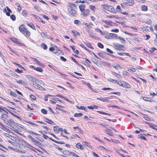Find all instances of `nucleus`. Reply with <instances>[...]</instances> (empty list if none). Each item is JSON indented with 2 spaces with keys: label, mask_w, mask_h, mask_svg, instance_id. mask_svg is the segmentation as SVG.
Here are the masks:
<instances>
[{
  "label": "nucleus",
  "mask_w": 157,
  "mask_h": 157,
  "mask_svg": "<svg viewBox=\"0 0 157 157\" xmlns=\"http://www.w3.org/2000/svg\"><path fill=\"white\" fill-rule=\"evenodd\" d=\"M19 31L26 37H29L31 36V32L25 27L23 24L19 26Z\"/></svg>",
  "instance_id": "obj_1"
},
{
  "label": "nucleus",
  "mask_w": 157,
  "mask_h": 157,
  "mask_svg": "<svg viewBox=\"0 0 157 157\" xmlns=\"http://www.w3.org/2000/svg\"><path fill=\"white\" fill-rule=\"evenodd\" d=\"M101 7L103 10L105 12L108 11L113 13H117L116 11L112 6L107 4H104L101 5Z\"/></svg>",
  "instance_id": "obj_2"
},
{
  "label": "nucleus",
  "mask_w": 157,
  "mask_h": 157,
  "mask_svg": "<svg viewBox=\"0 0 157 157\" xmlns=\"http://www.w3.org/2000/svg\"><path fill=\"white\" fill-rule=\"evenodd\" d=\"M11 140L13 141L12 145L14 147H19L23 145L21 140L16 137L13 136Z\"/></svg>",
  "instance_id": "obj_3"
},
{
  "label": "nucleus",
  "mask_w": 157,
  "mask_h": 157,
  "mask_svg": "<svg viewBox=\"0 0 157 157\" xmlns=\"http://www.w3.org/2000/svg\"><path fill=\"white\" fill-rule=\"evenodd\" d=\"M102 21L105 24L103 25V26L105 28H109L111 26H113L115 24L113 22L110 21H107L103 20Z\"/></svg>",
  "instance_id": "obj_4"
},
{
  "label": "nucleus",
  "mask_w": 157,
  "mask_h": 157,
  "mask_svg": "<svg viewBox=\"0 0 157 157\" xmlns=\"http://www.w3.org/2000/svg\"><path fill=\"white\" fill-rule=\"evenodd\" d=\"M10 39L12 41L16 44L18 46L21 47L25 46V44L20 41L18 39L12 37L10 38Z\"/></svg>",
  "instance_id": "obj_5"
},
{
  "label": "nucleus",
  "mask_w": 157,
  "mask_h": 157,
  "mask_svg": "<svg viewBox=\"0 0 157 157\" xmlns=\"http://www.w3.org/2000/svg\"><path fill=\"white\" fill-rule=\"evenodd\" d=\"M120 83H118V84L124 88H130L131 87V85L127 82L123 81H120Z\"/></svg>",
  "instance_id": "obj_6"
},
{
  "label": "nucleus",
  "mask_w": 157,
  "mask_h": 157,
  "mask_svg": "<svg viewBox=\"0 0 157 157\" xmlns=\"http://www.w3.org/2000/svg\"><path fill=\"white\" fill-rule=\"evenodd\" d=\"M11 129L16 133L18 134L19 135H21V136H23V134L21 133L22 132L21 130L19 128L16 126V125L14 126V127H13V128H12Z\"/></svg>",
  "instance_id": "obj_7"
},
{
  "label": "nucleus",
  "mask_w": 157,
  "mask_h": 157,
  "mask_svg": "<svg viewBox=\"0 0 157 157\" xmlns=\"http://www.w3.org/2000/svg\"><path fill=\"white\" fill-rule=\"evenodd\" d=\"M113 45L118 50L120 51L124 50V49H123L124 48V47L123 45L116 42L114 43Z\"/></svg>",
  "instance_id": "obj_8"
},
{
  "label": "nucleus",
  "mask_w": 157,
  "mask_h": 157,
  "mask_svg": "<svg viewBox=\"0 0 157 157\" xmlns=\"http://www.w3.org/2000/svg\"><path fill=\"white\" fill-rule=\"evenodd\" d=\"M75 9L72 8H68V13L72 16L75 17L77 15V13Z\"/></svg>",
  "instance_id": "obj_9"
},
{
  "label": "nucleus",
  "mask_w": 157,
  "mask_h": 157,
  "mask_svg": "<svg viewBox=\"0 0 157 157\" xmlns=\"http://www.w3.org/2000/svg\"><path fill=\"white\" fill-rule=\"evenodd\" d=\"M124 2L127 6H132L134 4V2L133 0H125Z\"/></svg>",
  "instance_id": "obj_10"
},
{
  "label": "nucleus",
  "mask_w": 157,
  "mask_h": 157,
  "mask_svg": "<svg viewBox=\"0 0 157 157\" xmlns=\"http://www.w3.org/2000/svg\"><path fill=\"white\" fill-rule=\"evenodd\" d=\"M28 137L37 146H39L40 145V143L38 141L33 138L31 135H28Z\"/></svg>",
  "instance_id": "obj_11"
},
{
  "label": "nucleus",
  "mask_w": 157,
  "mask_h": 157,
  "mask_svg": "<svg viewBox=\"0 0 157 157\" xmlns=\"http://www.w3.org/2000/svg\"><path fill=\"white\" fill-rule=\"evenodd\" d=\"M6 111H8L12 115H14L13 113L12 112L9 110L7 109L3 106H0V112H4L6 113L7 114H8V113Z\"/></svg>",
  "instance_id": "obj_12"
},
{
  "label": "nucleus",
  "mask_w": 157,
  "mask_h": 157,
  "mask_svg": "<svg viewBox=\"0 0 157 157\" xmlns=\"http://www.w3.org/2000/svg\"><path fill=\"white\" fill-rule=\"evenodd\" d=\"M8 114H7L6 113H1L0 117V118L4 122L6 121L7 118L9 117V116L8 115Z\"/></svg>",
  "instance_id": "obj_13"
},
{
  "label": "nucleus",
  "mask_w": 157,
  "mask_h": 157,
  "mask_svg": "<svg viewBox=\"0 0 157 157\" xmlns=\"http://www.w3.org/2000/svg\"><path fill=\"white\" fill-rule=\"evenodd\" d=\"M33 86L35 88L38 89L40 90H43L44 89L40 85L37 83L35 82H33Z\"/></svg>",
  "instance_id": "obj_14"
},
{
  "label": "nucleus",
  "mask_w": 157,
  "mask_h": 157,
  "mask_svg": "<svg viewBox=\"0 0 157 157\" xmlns=\"http://www.w3.org/2000/svg\"><path fill=\"white\" fill-rule=\"evenodd\" d=\"M76 147L78 149H80L82 150L85 149V146L84 145H82L80 143L78 142L75 144Z\"/></svg>",
  "instance_id": "obj_15"
},
{
  "label": "nucleus",
  "mask_w": 157,
  "mask_h": 157,
  "mask_svg": "<svg viewBox=\"0 0 157 157\" xmlns=\"http://www.w3.org/2000/svg\"><path fill=\"white\" fill-rule=\"evenodd\" d=\"M6 124L10 127L11 128V129L13 127H14V126L16 125V124L14 122L13 120L12 119L8 122H7V124Z\"/></svg>",
  "instance_id": "obj_16"
},
{
  "label": "nucleus",
  "mask_w": 157,
  "mask_h": 157,
  "mask_svg": "<svg viewBox=\"0 0 157 157\" xmlns=\"http://www.w3.org/2000/svg\"><path fill=\"white\" fill-rule=\"evenodd\" d=\"M0 128L8 133H10V131L1 122H0Z\"/></svg>",
  "instance_id": "obj_17"
},
{
  "label": "nucleus",
  "mask_w": 157,
  "mask_h": 157,
  "mask_svg": "<svg viewBox=\"0 0 157 157\" xmlns=\"http://www.w3.org/2000/svg\"><path fill=\"white\" fill-rule=\"evenodd\" d=\"M90 14V10L88 9H86L81 12V14L84 17H87Z\"/></svg>",
  "instance_id": "obj_18"
},
{
  "label": "nucleus",
  "mask_w": 157,
  "mask_h": 157,
  "mask_svg": "<svg viewBox=\"0 0 157 157\" xmlns=\"http://www.w3.org/2000/svg\"><path fill=\"white\" fill-rule=\"evenodd\" d=\"M7 146L8 147V149L10 150H12L14 151H17L19 152H21L22 153H25V151L19 150L16 147H13L9 145H7Z\"/></svg>",
  "instance_id": "obj_19"
},
{
  "label": "nucleus",
  "mask_w": 157,
  "mask_h": 157,
  "mask_svg": "<svg viewBox=\"0 0 157 157\" xmlns=\"http://www.w3.org/2000/svg\"><path fill=\"white\" fill-rule=\"evenodd\" d=\"M71 151L69 150H64L63 151V156L65 157H68V156L70 155Z\"/></svg>",
  "instance_id": "obj_20"
},
{
  "label": "nucleus",
  "mask_w": 157,
  "mask_h": 157,
  "mask_svg": "<svg viewBox=\"0 0 157 157\" xmlns=\"http://www.w3.org/2000/svg\"><path fill=\"white\" fill-rule=\"evenodd\" d=\"M87 32L90 34V36L91 37L96 40H98L99 39V37L94 35L93 33L92 32L90 31L89 30H88Z\"/></svg>",
  "instance_id": "obj_21"
},
{
  "label": "nucleus",
  "mask_w": 157,
  "mask_h": 157,
  "mask_svg": "<svg viewBox=\"0 0 157 157\" xmlns=\"http://www.w3.org/2000/svg\"><path fill=\"white\" fill-rule=\"evenodd\" d=\"M68 6L70 7V8H72L75 9H77V7L76 5L74 3L72 2L68 3Z\"/></svg>",
  "instance_id": "obj_22"
},
{
  "label": "nucleus",
  "mask_w": 157,
  "mask_h": 157,
  "mask_svg": "<svg viewBox=\"0 0 157 157\" xmlns=\"http://www.w3.org/2000/svg\"><path fill=\"white\" fill-rule=\"evenodd\" d=\"M143 99L146 101H148L150 102H153L154 100L153 99L150 97H143Z\"/></svg>",
  "instance_id": "obj_23"
},
{
  "label": "nucleus",
  "mask_w": 157,
  "mask_h": 157,
  "mask_svg": "<svg viewBox=\"0 0 157 157\" xmlns=\"http://www.w3.org/2000/svg\"><path fill=\"white\" fill-rule=\"evenodd\" d=\"M141 10L143 11H147L148 10V7L145 5H142L140 7Z\"/></svg>",
  "instance_id": "obj_24"
},
{
  "label": "nucleus",
  "mask_w": 157,
  "mask_h": 157,
  "mask_svg": "<svg viewBox=\"0 0 157 157\" xmlns=\"http://www.w3.org/2000/svg\"><path fill=\"white\" fill-rule=\"evenodd\" d=\"M149 126L151 128L157 131V128H156L157 127V125L154 124L152 123H150L149 124Z\"/></svg>",
  "instance_id": "obj_25"
},
{
  "label": "nucleus",
  "mask_w": 157,
  "mask_h": 157,
  "mask_svg": "<svg viewBox=\"0 0 157 157\" xmlns=\"http://www.w3.org/2000/svg\"><path fill=\"white\" fill-rule=\"evenodd\" d=\"M113 67L115 69L117 70H119L121 69L122 68V67L119 64L115 65L113 64L112 65Z\"/></svg>",
  "instance_id": "obj_26"
},
{
  "label": "nucleus",
  "mask_w": 157,
  "mask_h": 157,
  "mask_svg": "<svg viewBox=\"0 0 157 157\" xmlns=\"http://www.w3.org/2000/svg\"><path fill=\"white\" fill-rule=\"evenodd\" d=\"M10 74L12 76L16 78H18L20 77V76L19 75H18V74L16 73H15L13 71H10Z\"/></svg>",
  "instance_id": "obj_27"
},
{
  "label": "nucleus",
  "mask_w": 157,
  "mask_h": 157,
  "mask_svg": "<svg viewBox=\"0 0 157 157\" xmlns=\"http://www.w3.org/2000/svg\"><path fill=\"white\" fill-rule=\"evenodd\" d=\"M57 107L56 109L62 111L63 110L62 108H65V107L64 106H62L59 104L56 105Z\"/></svg>",
  "instance_id": "obj_28"
},
{
  "label": "nucleus",
  "mask_w": 157,
  "mask_h": 157,
  "mask_svg": "<svg viewBox=\"0 0 157 157\" xmlns=\"http://www.w3.org/2000/svg\"><path fill=\"white\" fill-rule=\"evenodd\" d=\"M110 39H115L117 37V35L115 33H109Z\"/></svg>",
  "instance_id": "obj_29"
},
{
  "label": "nucleus",
  "mask_w": 157,
  "mask_h": 157,
  "mask_svg": "<svg viewBox=\"0 0 157 157\" xmlns=\"http://www.w3.org/2000/svg\"><path fill=\"white\" fill-rule=\"evenodd\" d=\"M44 119H45V121L46 122L50 124H54V122L52 121V120L49 119L45 117L44 118Z\"/></svg>",
  "instance_id": "obj_30"
},
{
  "label": "nucleus",
  "mask_w": 157,
  "mask_h": 157,
  "mask_svg": "<svg viewBox=\"0 0 157 157\" xmlns=\"http://www.w3.org/2000/svg\"><path fill=\"white\" fill-rule=\"evenodd\" d=\"M27 24L30 27L33 29L34 30H36V28L35 26L32 23H29L28 22H27Z\"/></svg>",
  "instance_id": "obj_31"
},
{
  "label": "nucleus",
  "mask_w": 157,
  "mask_h": 157,
  "mask_svg": "<svg viewBox=\"0 0 157 157\" xmlns=\"http://www.w3.org/2000/svg\"><path fill=\"white\" fill-rule=\"evenodd\" d=\"M95 30L96 32H100V34L102 35H104L106 34L105 33V32H103L101 30L99 29L96 28L95 29Z\"/></svg>",
  "instance_id": "obj_32"
},
{
  "label": "nucleus",
  "mask_w": 157,
  "mask_h": 157,
  "mask_svg": "<svg viewBox=\"0 0 157 157\" xmlns=\"http://www.w3.org/2000/svg\"><path fill=\"white\" fill-rule=\"evenodd\" d=\"M71 33H73V36L75 37L77 36H80V33L77 31L72 30Z\"/></svg>",
  "instance_id": "obj_33"
},
{
  "label": "nucleus",
  "mask_w": 157,
  "mask_h": 157,
  "mask_svg": "<svg viewBox=\"0 0 157 157\" xmlns=\"http://www.w3.org/2000/svg\"><path fill=\"white\" fill-rule=\"evenodd\" d=\"M70 47L72 48L73 51L76 54H78L79 53V52L78 50H75V46L74 45L73 46H70Z\"/></svg>",
  "instance_id": "obj_34"
},
{
  "label": "nucleus",
  "mask_w": 157,
  "mask_h": 157,
  "mask_svg": "<svg viewBox=\"0 0 157 157\" xmlns=\"http://www.w3.org/2000/svg\"><path fill=\"white\" fill-rule=\"evenodd\" d=\"M84 43L85 44L88 48L92 49H94V47L92 46V44L90 43L84 42Z\"/></svg>",
  "instance_id": "obj_35"
},
{
  "label": "nucleus",
  "mask_w": 157,
  "mask_h": 157,
  "mask_svg": "<svg viewBox=\"0 0 157 157\" xmlns=\"http://www.w3.org/2000/svg\"><path fill=\"white\" fill-rule=\"evenodd\" d=\"M106 17L110 18H115V19H118V17L117 15H107L106 16Z\"/></svg>",
  "instance_id": "obj_36"
},
{
  "label": "nucleus",
  "mask_w": 157,
  "mask_h": 157,
  "mask_svg": "<svg viewBox=\"0 0 157 157\" xmlns=\"http://www.w3.org/2000/svg\"><path fill=\"white\" fill-rule=\"evenodd\" d=\"M76 108L78 109H82V110H84V111H87V109L86 106H77Z\"/></svg>",
  "instance_id": "obj_37"
},
{
  "label": "nucleus",
  "mask_w": 157,
  "mask_h": 157,
  "mask_svg": "<svg viewBox=\"0 0 157 157\" xmlns=\"http://www.w3.org/2000/svg\"><path fill=\"white\" fill-rule=\"evenodd\" d=\"M79 8L80 11H81V12L82 11L85 10V6L83 4L80 5L79 6Z\"/></svg>",
  "instance_id": "obj_38"
},
{
  "label": "nucleus",
  "mask_w": 157,
  "mask_h": 157,
  "mask_svg": "<svg viewBox=\"0 0 157 157\" xmlns=\"http://www.w3.org/2000/svg\"><path fill=\"white\" fill-rule=\"evenodd\" d=\"M84 143L85 145L89 148L91 149L92 148V146L90 143L86 141L84 142Z\"/></svg>",
  "instance_id": "obj_39"
},
{
  "label": "nucleus",
  "mask_w": 157,
  "mask_h": 157,
  "mask_svg": "<svg viewBox=\"0 0 157 157\" xmlns=\"http://www.w3.org/2000/svg\"><path fill=\"white\" fill-rule=\"evenodd\" d=\"M17 82L19 84H21V85H24L26 84V82L21 80H16Z\"/></svg>",
  "instance_id": "obj_40"
},
{
  "label": "nucleus",
  "mask_w": 157,
  "mask_h": 157,
  "mask_svg": "<svg viewBox=\"0 0 157 157\" xmlns=\"http://www.w3.org/2000/svg\"><path fill=\"white\" fill-rule=\"evenodd\" d=\"M6 8L8 12L6 13V14L7 16H10V13H12V11L7 6H6Z\"/></svg>",
  "instance_id": "obj_41"
},
{
  "label": "nucleus",
  "mask_w": 157,
  "mask_h": 157,
  "mask_svg": "<svg viewBox=\"0 0 157 157\" xmlns=\"http://www.w3.org/2000/svg\"><path fill=\"white\" fill-rule=\"evenodd\" d=\"M33 61L35 62L36 64L42 66L43 65V64L39 62L38 60L35 58H33Z\"/></svg>",
  "instance_id": "obj_42"
},
{
  "label": "nucleus",
  "mask_w": 157,
  "mask_h": 157,
  "mask_svg": "<svg viewBox=\"0 0 157 157\" xmlns=\"http://www.w3.org/2000/svg\"><path fill=\"white\" fill-rule=\"evenodd\" d=\"M27 123H29V124H30V125H33V126H34V127H36L37 126H38V125L35 123H34L33 122H31L29 121H25Z\"/></svg>",
  "instance_id": "obj_43"
},
{
  "label": "nucleus",
  "mask_w": 157,
  "mask_h": 157,
  "mask_svg": "<svg viewBox=\"0 0 157 157\" xmlns=\"http://www.w3.org/2000/svg\"><path fill=\"white\" fill-rule=\"evenodd\" d=\"M97 112L99 113L100 114H104V115H108L109 116H111V114L108 113H107L101 112V111H97Z\"/></svg>",
  "instance_id": "obj_44"
},
{
  "label": "nucleus",
  "mask_w": 157,
  "mask_h": 157,
  "mask_svg": "<svg viewBox=\"0 0 157 157\" xmlns=\"http://www.w3.org/2000/svg\"><path fill=\"white\" fill-rule=\"evenodd\" d=\"M107 133L109 136H112L113 135V132L111 129H107L106 130Z\"/></svg>",
  "instance_id": "obj_45"
},
{
  "label": "nucleus",
  "mask_w": 157,
  "mask_h": 157,
  "mask_svg": "<svg viewBox=\"0 0 157 157\" xmlns=\"http://www.w3.org/2000/svg\"><path fill=\"white\" fill-rule=\"evenodd\" d=\"M104 53L102 52H99L97 53V55L100 57H101V58H104L105 57V56L104 55Z\"/></svg>",
  "instance_id": "obj_46"
},
{
  "label": "nucleus",
  "mask_w": 157,
  "mask_h": 157,
  "mask_svg": "<svg viewBox=\"0 0 157 157\" xmlns=\"http://www.w3.org/2000/svg\"><path fill=\"white\" fill-rule=\"evenodd\" d=\"M112 74L113 75L116 76L117 78H120L122 77L120 75L118 74L115 72H113Z\"/></svg>",
  "instance_id": "obj_47"
},
{
  "label": "nucleus",
  "mask_w": 157,
  "mask_h": 157,
  "mask_svg": "<svg viewBox=\"0 0 157 157\" xmlns=\"http://www.w3.org/2000/svg\"><path fill=\"white\" fill-rule=\"evenodd\" d=\"M86 84L92 91H93L94 92H95L96 93H98V92L94 90L91 87V85L90 83H86Z\"/></svg>",
  "instance_id": "obj_48"
},
{
  "label": "nucleus",
  "mask_w": 157,
  "mask_h": 157,
  "mask_svg": "<svg viewBox=\"0 0 157 157\" xmlns=\"http://www.w3.org/2000/svg\"><path fill=\"white\" fill-rule=\"evenodd\" d=\"M28 13L27 11L26 10H23L22 11V14L24 17H27V16Z\"/></svg>",
  "instance_id": "obj_49"
},
{
  "label": "nucleus",
  "mask_w": 157,
  "mask_h": 157,
  "mask_svg": "<svg viewBox=\"0 0 157 157\" xmlns=\"http://www.w3.org/2000/svg\"><path fill=\"white\" fill-rule=\"evenodd\" d=\"M41 46L44 50H46L48 48V46H47V45L44 43H42L41 44Z\"/></svg>",
  "instance_id": "obj_50"
},
{
  "label": "nucleus",
  "mask_w": 157,
  "mask_h": 157,
  "mask_svg": "<svg viewBox=\"0 0 157 157\" xmlns=\"http://www.w3.org/2000/svg\"><path fill=\"white\" fill-rule=\"evenodd\" d=\"M118 38L120 40H122V41L121 42L122 43L124 44H125L126 42V40L124 38L122 37L121 36H119Z\"/></svg>",
  "instance_id": "obj_51"
},
{
  "label": "nucleus",
  "mask_w": 157,
  "mask_h": 157,
  "mask_svg": "<svg viewBox=\"0 0 157 157\" xmlns=\"http://www.w3.org/2000/svg\"><path fill=\"white\" fill-rule=\"evenodd\" d=\"M117 12H121L122 10L121 9V7L119 5H117L116 7V10Z\"/></svg>",
  "instance_id": "obj_52"
},
{
  "label": "nucleus",
  "mask_w": 157,
  "mask_h": 157,
  "mask_svg": "<svg viewBox=\"0 0 157 157\" xmlns=\"http://www.w3.org/2000/svg\"><path fill=\"white\" fill-rule=\"evenodd\" d=\"M83 116V114L82 113H75L74 115V116L75 117H82Z\"/></svg>",
  "instance_id": "obj_53"
},
{
  "label": "nucleus",
  "mask_w": 157,
  "mask_h": 157,
  "mask_svg": "<svg viewBox=\"0 0 157 157\" xmlns=\"http://www.w3.org/2000/svg\"><path fill=\"white\" fill-rule=\"evenodd\" d=\"M53 129L55 132L58 133L59 132L58 127L57 126H54L53 127Z\"/></svg>",
  "instance_id": "obj_54"
},
{
  "label": "nucleus",
  "mask_w": 157,
  "mask_h": 157,
  "mask_svg": "<svg viewBox=\"0 0 157 157\" xmlns=\"http://www.w3.org/2000/svg\"><path fill=\"white\" fill-rule=\"evenodd\" d=\"M10 18L13 21L16 20V17L13 14H12L11 16H10Z\"/></svg>",
  "instance_id": "obj_55"
},
{
  "label": "nucleus",
  "mask_w": 157,
  "mask_h": 157,
  "mask_svg": "<svg viewBox=\"0 0 157 157\" xmlns=\"http://www.w3.org/2000/svg\"><path fill=\"white\" fill-rule=\"evenodd\" d=\"M10 94L11 95L13 96L14 97H17V95L16 93L12 91H11L10 92Z\"/></svg>",
  "instance_id": "obj_56"
},
{
  "label": "nucleus",
  "mask_w": 157,
  "mask_h": 157,
  "mask_svg": "<svg viewBox=\"0 0 157 157\" xmlns=\"http://www.w3.org/2000/svg\"><path fill=\"white\" fill-rule=\"evenodd\" d=\"M35 70L37 71L42 72L43 71V69L41 67H37L35 68Z\"/></svg>",
  "instance_id": "obj_57"
},
{
  "label": "nucleus",
  "mask_w": 157,
  "mask_h": 157,
  "mask_svg": "<svg viewBox=\"0 0 157 157\" xmlns=\"http://www.w3.org/2000/svg\"><path fill=\"white\" fill-rule=\"evenodd\" d=\"M26 77L27 78H28L29 79H31L33 80L34 79H35V78H34L32 76L29 75H26Z\"/></svg>",
  "instance_id": "obj_58"
},
{
  "label": "nucleus",
  "mask_w": 157,
  "mask_h": 157,
  "mask_svg": "<svg viewBox=\"0 0 157 157\" xmlns=\"http://www.w3.org/2000/svg\"><path fill=\"white\" fill-rule=\"evenodd\" d=\"M30 98L32 100H36V97L33 95L31 94L30 95Z\"/></svg>",
  "instance_id": "obj_59"
},
{
  "label": "nucleus",
  "mask_w": 157,
  "mask_h": 157,
  "mask_svg": "<svg viewBox=\"0 0 157 157\" xmlns=\"http://www.w3.org/2000/svg\"><path fill=\"white\" fill-rule=\"evenodd\" d=\"M149 27L148 26H144L143 27L142 29L143 31H146L148 30Z\"/></svg>",
  "instance_id": "obj_60"
},
{
  "label": "nucleus",
  "mask_w": 157,
  "mask_h": 157,
  "mask_svg": "<svg viewBox=\"0 0 157 157\" xmlns=\"http://www.w3.org/2000/svg\"><path fill=\"white\" fill-rule=\"evenodd\" d=\"M89 7L90 9L92 11H94L96 9L95 6L92 5H90V6Z\"/></svg>",
  "instance_id": "obj_61"
},
{
  "label": "nucleus",
  "mask_w": 157,
  "mask_h": 157,
  "mask_svg": "<svg viewBox=\"0 0 157 157\" xmlns=\"http://www.w3.org/2000/svg\"><path fill=\"white\" fill-rule=\"evenodd\" d=\"M41 112L43 114H47L48 112L47 110L44 109H41Z\"/></svg>",
  "instance_id": "obj_62"
},
{
  "label": "nucleus",
  "mask_w": 157,
  "mask_h": 157,
  "mask_svg": "<svg viewBox=\"0 0 157 157\" xmlns=\"http://www.w3.org/2000/svg\"><path fill=\"white\" fill-rule=\"evenodd\" d=\"M120 5L122 9H125L127 7V6L125 4V3L124 2L122 3H121Z\"/></svg>",
  "instance_id": "obj_63"
},
{
  "label": "nucleus",
  "mask_w": 157,
  "mask_h": 157,
  "mask_svg": "<svg viewBox=\"0 0 157 157\" xmlns=\"http://www.w3.org/2000/svg\"><path fill=\"white\" fill-rule=\"evenodd\" d=\"M97 45L99 48H104V45L103 44L100 42L98 43L97 44Z\"/></svg>",
  "instance_id": "obj_64"
}]
</instances>
